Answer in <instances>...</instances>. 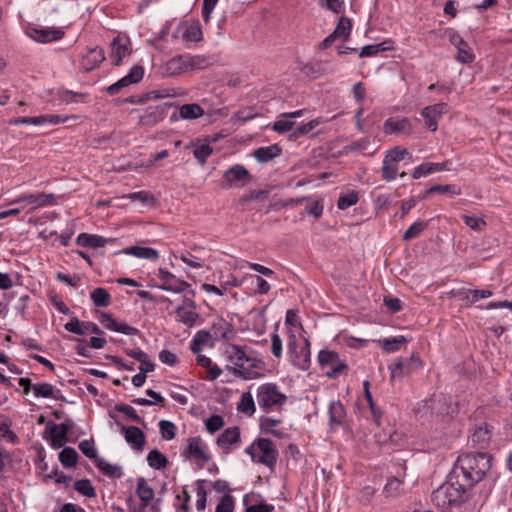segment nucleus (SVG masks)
<instances>
[{"instance_id": "obj_1", "label": "nucleus", "mask_w": 512, "mask_h": 512, "mask_svg": "<svg viewBox=\"0 0 512 512\" xmlns=\"http://www.w3.org/2000/svg\"><path fill=\"white\" fill-rule=\"evenodd\" d=\"M492 457L478 452L459 456L451 473L452 478L459 479L469 489L479 483L491 468Z\"/></svg>"}, {"instance_id": "obj_2", "label": "nucleus", "mask_w": 512, "mask_h": 512, "mask_svg": "<svg viewBox=\"0 0 512 512\" xmlns=\"http://www.w3.org/2000/svg\"><path fill=\"white\" fill-rule=\"evenodd\" d=\"M469 490L467 486L462 485L459 479L452 478L450 472L447 481L433 491L431 500L438 509L447 512L466 502Z\"/></svg>"}, {"instance_id": "obj_3", "label": "nucleus", "mask_w": 512, "mask_h": 512, "mask_svg": "<svg viewBox=\"0 0 512 512\" xmlns=\"http://www.w3.org/2000/svg\"><path fill=\"white\" fill-rule=\"evenodd\" d=\"M226 354L235 365L234 373L239 374L244 379H254L259 375L256 369L261 368L262 362L246 355L240 346L230 345L226 350Z\"/></svg>"}, {"instance_id": "obj_4", "label": "nucleus", "mask_w": 512, "mask_h": 512, "mask_svg": "<svg viewBox=\"0 0 512 512\" xmlns=\"http://www.w3.org/2000/svg\"><path fill=\"white\" fill-rule=\"evenodd\" d=\"M257 403L265 412L280 411L287 402V396L275 383H265L256 392Z\"/></svg>"}, {"instance_id": "obj_5", "label": "nucleus", "mask_w": 512, "mask_h": 512, "mask_svg": "<svg viewBox=\"0 0 512 512\" xmlns=\"http://www.w3.org/2000/svg\"><path fill=\"white\" fill-rule=\"evenodd\" d=\"M318 362L322 366L332 367L326 373L329 378H336L347 370V365L339 359V355L334 351L321 350L318 354Z\"/></svg>"}, {"instance_id": "obj_6", "label": "nucleus", "mask_w": 512, "mask_h": 512, "mask_svg": "<svg viewBox=\"0 0 512 512\" xmlns=\"http://www.w3.org/2000/svg\"><path fill=\"white\" fill-rule=\"evenodd\" d=\"M422 362L418 357L411 356L409 359H397L394 363L390 364L388 369L391 374V379L409 375L414 371L420 369Z\"/></svg>"}, {"instance_id": "obj_7", "label": "nucleus", "mask_w": 512, "mask_h": 512, "mask_svg": "<svg viewBox=\"0 0 512 512\" xmlns=\"http://www.w3.org/2000/svg\"><path fill=\"white\" fill-rule=\"evenodd\" d=\"M183 455L195 459L201 468L210 460V456L206 452V445L200 437L188 439V445L183 451Z\"/></svg>"}, {"instance_id": "obj_8", "label": "nucleus", "mask_w": 512, "mask_h": 512, "mask_svg": "<svg viewBox=\"0 0 512 512\" xmlns=\"http://www.w3.org/2000/svg\"><path fill=\"white\" fill-rule=\"evenodd\" d=\"M288 352L292 358V364L300 370H307L310 364V342L306 339L304 346L297 351L295 340L288 343Z\"/></svg>"}, {"instance_id": "obj_9", "label": "nucleus", "mask_w": 512, "mask_h": 512, "mask_svg": "<svg viewBox=\"0 0 512 512\" xmlns=\"http://www.w3.org/2000/svg\"><path fill=\"white\" fill-rule=\"evenodd\" d=\"M132 52L130 39L127 34H118L111 43V61L113 65H120L122 59Z\"/></svg>"}, {"instance_id": "obj_10", "label": "nucleus", "mask_w": 512, "mask_h": 512, "mask_svg": "<svg viewBox=\"0 0 512 512\" xmlns=\"http://www.w3.org/2000/svg\"><path fill=\"white\" fill-rule=\"evenodd\" d=\"M492 437V427L485 421L475 423L470 429L469 439L474 447L485 448Z\"/></svg>"}, {"instance_id": "obj_11", "label": "nucleus", "mask_w": 512, "mask_h": 512, "mask_svg": "<svg viewBox=\"0 0 512 512\" xmlns=\"http://www.w3.org/2000/svg\"><path fill=\"white\" fill-rule=\"evenodd\" d=\"M446 103H437L427 106L421 111V116L425 119V127L430 131H436L438 127V119L447 112Z\"/></svg>"}, {"instance_id": "obj_12", "label": "nucleus", "mask_w": 512, "mask_h": 512, "mask_svg": "<svg viewBox=\"0 0 512 512\" xmlns=\"http://www.w3.org/2000/svg\"><path fill=\"white\" fill-rule=\"evenodd\" d=\"M188 70L186 56L177 55L163 63L158 71L163 77L178 76Z\"/></svg>"}, {"instance_id": "obj_13", "label": "nucleus", "mask_w": 512, "mask_h": 512, "mask_svg": "<svg viewBox=\"0 0 512 512\" xmlns=\"http://www.w3.org/2000/svg\"><path fill=\"white\" fill-rule=\"evenodd\" d=\"M143 75H144L143 67L139 66V65H135L130 69L129 73L126 76H124L123 78H121L120 80L115 82L114 84L110 85L107 88V92L110 95H116L120 92V90L122 88H124L130 84H135V83H138L139 81H141L143 78Z\"/></svg>"}, {"instance_id": "obj_14", "label": "nucleus", "mask_w": 512, "mask_h": 512, "mask_svg": "<svg viewBox=\"0 0 512 512\" xmlns=\"http://www.w3.org/2000/svg\"><path fill=\"white\" fill-rule=\"evenodd\" d=\"M256 445L261 452V456L257 459V462L262 463L269 468H273L278 456V452L274 448L273 442L267 438H259L256 441Z\"/></svg>"}, {"instance_id": "obj_15", "label": "nucleus", "mask_w": 512, "mask_h": 512, "mask_svg": "<svg viewBox=\"0 0 512 512\" xmlns=\"http://www.w3.org/2000/svg\"><path fill=\"white\" fill-rule=\"evenodd\" d=\"M13 204L29 205L30 210H35L40 207L55 204L54 194H47L45 192L38 194H30L13 201Z\"/></svg>"}, {"instance_id": "obj_16", "label": "nucleus", "mask_w": 512, "mask_h": 512, "mask_svg": "<svg viewBox=\"0 0 512 512\" xmlns=\"http://www.w3.org/2000/svg\"><path fill=\"white\" fill-rule=\"evenodd\" d=\"M450 42L456 47L457 52L455 58L458 62L462 64L472 63L475 59V55L473 53V49L470 45L464 41L459 34H452L450 37Z\"/></svg>"}, {"instance_id": "obj_17", "label": "nucleus", "mask_w": 512, "mask_h": 512, "mask_svg": "<svg viewBox=\"0 0 512 512\" xmlns=\"http://www.w3.org/2000/svg\"><path fill=\"white\" fill-rule=\"evenodd\" d=\"M172 107V104L165 103L163 105L148 107L143 114L139 117V123L146 126H151L163 120L167 114V110Z\"/></svg>"}, {"instance_id": "obj_18", "label": "nucleus", "mask_w": 512, "mask_h": 512, "mask_svg": "<svg viewBox=\"0 0 512 512\" xmlns=\"http://www.w3.org/2000/svg\"><path fill=\"white\" fill-rule=\"evenodd\" d=\"M100 322L106 329L125 335H136L139 332L137 328L132 327L125 322H118L111 314L105 312L101 313Z\"/></svg>"}, {"instance_id": "obj_19", "label": "nucleus", "mask_w": 512, "mask_h": 512, "mask_svg": "<svg viewBox=\"0 0 512 512\" xmlns=\"http://www.w3.org/2000/svg\"><path fill=\"white\" fill-rule=\"evenodd\" d=\"M64 327L67 331L78 335L103 334V331L97 324L93 322H80L77 318H72Z\"/></svg>"}, {"instance_id": "obj_20", "label": "nucleus", "mask_w": 512, "mask_h": 512, "mask_svg": "<svg viewBox=\"0 0 512 512\" xmlns=\"http://www.w3.org/2000/svg\"><path fill=\"white\" fill-rule=\"evenodd\" d=\"M160 279L162 280V284L159 286L160 289L165 291H171L174 293H181L185 291L189 284L183 280L177 279L172 273L168 271H164L162 269L159 270Z\"/></svg>"}, {"instance_id": "obj_21", "label": "nucleus", "mask_w": 512, "mask_h": 512, "mask_svg": "<svg viewBox=\"0 0 512 512\" xmlns=\"http://www.w3.org/2000/svg\"><path fill=\"white\" fill-rule=\"evenodd\" d=\"M124 438L135 450L142 451L146 442L144 433L136 426H121Z\"/></svg>"}, {"instance_id": "obj_22", "label": "nucleus", "mask_w": 512, "mask_h": 512, "mask_svg": "<svg viewBox=\"0 0 512 512\" xmlns=\"http://www.w3.org/2000/svg\"><path fill=\"white\" fill-rule=\"evenodd\" d=\"M299 70L304 76L311 79H316L330 72H333V70H329L327 67V62L322 61L300 63Z\"/></svg>"}, {"instance_id": "obj_23", "label": "nucleus", "mask_w": 512, "mask_h": 512, "mask_svg": "<svg viewBox=\"0 0 512 512\" xmlns=\"http://www.w3.org/2000/svg\"><path fill=\"white\" fill-rule=\"evenodd\" d=\"M383 128L387 134H411L413 131L412 124L407 118H389L384 122Z\"/></svg>"}, {"instance_id": "obj_24", "label": "nucleus", "mask_w": 512, "mask_h": 512, "mask_svg": "<svg viewBox=\"0 0 512 512\" xmlns=\"http://www.w3.org/2000/svg\"><path fill=\"white\" fill-rule=\"evenodd\" d=\"M204 114L202 107L196 103L184 104L179 108V112H174L170 116V121L175 122L179 118L193 120L201 117Z\"/></svg>"}, {"instance_id": "obj_25", "label": "nucleus", "mask_w": 512, "mask_h": 512, "mask_svg": "<svg viewBox=\"0 0 512 512\" xmlns=\"http://www.w3.org/2000/svg\"><path fill=\"white\" fill-rule=\"evenodd\" d=\"M227 185L225 187H231L239 181L248 182L251 180L249 171L242 165H235L226 171L223 175Z\"/></svg>"}, {"instance_id": "obj_26", "label": "nucleus", "mask_w": 512, "mask_h": 512, "mask_svg": "<svg viewBox=\"0 0 512 512\" xmlns=\"http://www.w3.org/2000/svg\"><path fill=\"white\" fill-rule=\"evenodd\" d=\"M449 163H450L449 161H445L442 163H433V162L423 163V164L417 166L413 170L412 177L414 179H419L423 176L432 174L434 172L450 170V168L448 167Z\"/></svg>"}, {"instance_id": "obj_27", "label": "nucleus", "mask_w": 512, "mask_h": 512, "mask_svg": "<svg viewBox=\"0 0 512 512\" xmlns=\"http://www.w3.org/2000/svg\"><path fill=\"white\" fill-rule=\"evenodd\" d=\"M105 59L102 48L94 47L82 59V68L86 71L95 69Z\"/></svg>"}, {"instance_id": "obj_28", "label": "nucleus", "mask_w": 512, "mask_h": 512, "mask_svg": "<svg viewBox=\"0 0 512 512\" xmlns=\"http://www.w3.org/2000/svg\"><path fill=\"white\" fill-rule=\"evenodd\" d=\"M240 431L238 427H229L224 430L217 439V444L227 451L230 450L231 445L239 442Z\"/></svg>"}, {"instance_id": "obj_29", "label": "nucleus", "mask_w": 512, "mask_h": 512, "mask_svg": "<svg viewBox=\"0 0 512 512\" xmlns=\"http://www.w3.org/2000/svg\"><path fill=\"white\" fill-rule=\"evenodd\" d=\"M136 494L143 503V509L148 506L155 496L153 488L147 484V481L143 477L137 480Z\"/></svg>"}, {"instance_id": "obj_30", "label": "nucleus", "mask_w": 512, "mask_h": 512, "mask_svg": "<svg viewBox=\"0 0 512 512\" xmlns=\"http://www.w3.org/2000/svg\"><path fill=\"white\" fill-rule=\"evenodd\" d=\"M123 252L127 255H132L137 258L148 259L151 261H156L159 258V253L150 247L130 246L125 248Z\"/></svg>"}, {"instance_id": "obj_31", "label": "nucleus", "mask_w": 512, "mask_h": 512, "mask_svg": "<svg viewBox=\"0 0 512 512\" xmlns=\"http://www.w3.org/2000/svg\"><path fill=\"white\" fill-rule=\"evenodd\" d=\"M281 154V148L277 144L260 147L254 151V157L261 163H267Z\"/></svg>"}, {"instance_id": "obj_32", "label": "nucleus", "mask_w": 512, "mask_h": 512, "mask_svg": "<svg viewBox=\"0 0 512 512\" xmlns=\"http://www.w3.org/2000/svg\"><path fill=\"white\" fill-rule=\"evenodd\" d=\"M77 244L84 247L98 248L104 247L108 243V239L88 233H81L77 237Z\"/></svg>"}, {"instance_id": "obj_33", "label": "nucleus", "mask_w": 512, "mask_h": 512, "mask_svg": "<svg viewBox=\"0 0 512 512\" xmlns=\"http://www.w3.org/2000/svg\"><path fill=\"white\" fill-rule=\"evenodd\" d=\"M329 416L331 425H341L346 417L344 406L339 401H333L329 406Z\"/></svg>"}, {"instance_id": "obj_34", "label": "nucleus", "mask_w": 512, "mask_h": 512, "mask_svg": "<svg viewBox=\"0 0 512 512\" xmlns=\"http://www.w3.org/2000/svg\"><path fill=\"white\" fill-rule=\"evenodd\" d=\"M95 465L104 475L111 478H120L123 474L120 466L113 465L102 458L96 459Z\"/></svg>"}, {"instance_id": "obj_35", "label": "nucleus", "mask_w": 512, "mask_h": 512, "mask_svg": "<svg viewBox=\"0 0 512 512\" xmlns=\"http://www.w3.org/2000/svg\"><path fill=\"white\" fill-rule=\"evenodd\" d=\"M378 342L380 343L384 352L393 353L398 351L401 345L407 342V338L405 336L399 335L391 338H384Z\"/></svg>"}, {"instance_id": "obj_36", "label": "nucleus", "mask_w": 512, "mask_h": 512, "mask_svg": "<svg viewBox=\"0 0 512 512\" xmlns=\"http://www.w3.org/2000/svg\"><path fill=\"white\" fill-rule=\"evenodd\" d=\"M196 361L198 365L208 369V380L214 381L222 374L221 368H219L217 365H212L211 359L209 357L198 353Z\"/></svg>"}, {"instance_id": "obj_37", "label": "nucleus", "mask_w": 512, "mask_h": 512, "mask_svg": "<svg viewBox=\"0 0 512 512\" xmlns=\"http://www.w3.org/2000/svg\"><path fill=\"white\" fill-rule=\"evenodd\" d=\"M186 56L187 68L190 70H202L212 64V59L204 55Z\"/></svg>"}, {"instance_id": "obj_38", "label": "nucleus", "mask_w": 512, "mask_h": 512, "mask_svg": "<svg viewBox=\"0 0 512 512\" xmlns=\"http://www.w3.org/2000/svg\"><path fill=\"white\" fill-rule=\"evenodd\" d=\"M175 312L177 314L178 321L182 322L188 327L194 326L197 319L199 318V315L196 311L192 309H186V306H179Z\"/></svg>"}, {"instance_id": "obj_39", "label": "nucleus", "mask_w": 512, "mask_h": 512, "mask_svg": "<svg viewBox=\"0 0 512 512\" xmlns=\"http://www.w3.org/2000/svg\"><path fill=\"white\" fill-rule=\"evenodd\" d=\"M392 49V41H383L377 44L366 45L362 48L359 56L370 57L378 54L379 52L388 51Z\"/></svg>"}, {"instance_id": "obj_40", "label": "nucleus", "mask_w": 512, "mask_h": 512, "mask_svg": "<svg viewBox=\"0 0 512 512\" xmlns=\"http://www.w3.org/2000/svg\"><path fill=\"white\" fill-rule=\"evenodd\" d=\"M435 192H438L441 194L449 193L453 196H456V195L461 194V188L456 185H453V184H446V185L436 184V185L431 186L426 191H424L422 194V198L425 199L428 197L429 194L435 193Z\"/></svg>"}, {"instance_id": "obj_41", "label": "nucleus", "mask_w": 512, "mask_h": 512, "mask_svg": "<svg viewBox=\"0 0 512 512\" xmlns=\"http://www.w3.org/2000/svg\"><path fill=\"white\" fill-rule=\"evenodd\" d=\"M425 407L438 414L448 413L446 406V398L443 396H433L432 398L425 400Z\"/></svg>"}, {"instance_id": "obj_42", "label": "nucleus", "mask_w": 512, "mask_h": 512, "mask_svg": "<svg viewBox=\"0 0 512 512\" xmlns=\"http://www.w3.org/2000/svg\"><path fill=\"white\" fill-rule=\"evenodd\" d=\"M237 409L248 415L251 416L255 413L256 407L255 402L253 399L252 394L248 392H244L241 396L240 402L238 403Z\"/></svg>"}, {"instance_id": "obj_43", "label": "nucleus", "mask_w": 512, "mask_h": 512, "mask_svg": "<svg viewBox=\"0 0 512 512\" xmlns=\"http://www.w3.org/2000/svg\"><path fill=\"white\" fill-rule=\"evenodd\" d=\"M91 300L97 307H107L111 303V296L106 289L98 287L91 292Z\"/></svg>"}, {"instance_id": "obj_44", "label": "nucleus", "mask_w": 512, "mask_h": 512, "mask_svg": "<svg viewBox=\"0 0 512 512\" xmlns=\"http://www.w3.org/2000/svg\"><path fill=\"white\" fill-rule=\"evenodd\" d=\"M211 338L210 332L206 330H199L193 337L190 343V349L194 354H198L202 347L208 342Z\"/></svg>"}, {"instance_id": "obj_45", "label": "nucleus", "mask_w": 512, "mask_h": 512, "mask_svg": "<svg viewBox=\"0 0 512 512\" xmlns=\"http://www.w3.org/2000/svg\"><path fill=\"white\" fill-rule=\"evenodd\" d=\"M147 462L151 468L156 470L164 468L168 463L167 458L157 449L151 450L148 453Z\"/></svg>"}, {"instance_id": "obj_46", "label": "nucleus", "mask_w": 512, "mask_h": 512, "mask_svg": "<svg viewBox=\"0 0 512 512\" xmlns=\"http://www.w3.org/2000/svg\"><path fill=\"white\" fill-rule=\"evenodd\" d=\"M78 460V454L74 448L65 447L59 453V461L64 467L70 468L73 467Z\"/></svg>"}, {"instance_id": "obj_47", "label": "nucleus", "mask_w": 512, "mask_h": 512, "mask_svg": "<svg viewBox=\"0 0 512 512\" xmlns=\"http://www.w3.org/2000/svg\"><path fill=\"white\" fill-rule=\"evenodd\" d=\"M397 172H398V164H396V163L390 161L389 159H387L386 157H384L383 165L381 168L382 178L388 182L393 181L397 176Z\"/></svg>"}, {"instance_id": "obj_48", "label": "nucleus", "mask_w": 512, "mask_h": 512, "mask_svg": "<svg viewBox=\"0 0 512 512\" xmlns=\"http://www.w3.org/2000/svg\"><path fill=\"white\" fill-rule=\"evenodd\" d=\"M461 218L464 221L466 226H468L471 230H474L477 232L483 231L487 226L486 221L481 217L470 216V215L464 214L461 216Z\"/></svg>"}, {"instance_id": "obj_49", "label": "nucleus", "mask_w": 512, "mask_h": 512, "mask_svg": "<svg viewBox=\"0 0 512 512\" xmlns=\"http://www.w3.org/2000/svg\"><path fill=\"white\" fill-rule=\"evenodd\" d=\"M46 431L49 433V437L52 441V445L56 448L62 447L65 442L67 441V437L62 435V433L59 430L53 429V422L49 421L46 425Z\"/></svg>"}, {"instance_id": "obj_50", "label": "nucleus", "mask_w": 512, "mask_h": 512, "mask_svg": "<svg viewBox=\"0 0 512 512\" xmlns=\"http://www.w3.org/2000/svg\"><path fill=\"white\" fill-rule=\"evenodd\" d=\"M74 488L78 493H80L86 497H95L96 496L95 489H94L93 485L91 484V481L88 479H82V480L76 481Z\"/></svg>"}, {"instance_id": "obj_51", "label": "nucleus", "mask_w": 512, "mask_h": 512, "mask_svg": "<svg viewBox=\"0 0 512 512\" xmlns=\"http://www.w3.org/2000/svg\"><path fill=\"white\" fill-rule=\"evenodd\" d=\"M403 492L402 482L398 478L390 479L384 488L388 497H397Z\"/></svg>"}, {"instance_id": "obj_52", "label": "nucleus", "mask_w": 512, "mask_h": 512, "mask_svg": "<svg viewBox=\"0 0 512 512\" xmlns=\"http://www.w3.org/2000/svg\"><path fill=\"white\" fill-rule=\"evenodd\" d=\"M358 202V193L352 191L348 194L340 195L337 201V207L340 210H345Z\"/></svg>"}, {"instance_id": "obj_53", "label": "nucleus", "mask_w": 512, "mask_h": 512, "mask_svg": "<svg viewBox=\"0 0 512 512\" xmlns=\"http://www.w3.org/2000/svg\"><path fill=\"white\" fill-rule=\"evenodd\" d=\"M161 436L166 440H172L176 436V426L173 422L168 420H161L159 422Z\"/></svg>"}, {"instance_id": "obj_54", "label": "nucleus", "mask_w": 512, "mask_h": 512, "mask_svg": "<svg viewBox=\"0 0 512 512\" xmlns=\"http://www.w3.org/2000/svg\"><path fill=\"white\" fill-rule=\"evenodd\" d=\"M35 397L52 398L54 397V387L49 383L35 384L32 387Z\"/></svg>"}, {"instance_id": "obj_55", "label": "nucleus", "mask_w": 512, "mask_h": 512, "mask_svg": "<svg viewBox=\"0 0 512 512\" xmlns=\"http://www.w3.org/2000/svg\"><path fill=\"white\" fill-rule=\"evenodd\" d=\"M426 224L423 221L413 223L403 234L404 241H410L418 237L425 229Z\"/></svg>"}, {"instance_id": "obj_56", "label": "nucleus", "mask_w": 512, "mask_h": 512, "mask_svg": "<svg viewBox=\"0 0 512 512\" xmlns=\"http://www.w3.org/2000/svg\"><path fill=\"white\" fill-rule=\"evenodd\" d=\"M79 449L87 458L94 460V462L99 458L93 440L81 441L79 443Z\"/></svg>"}, {"instance_id": "obj_57", "label": "nucleus", "mask_w": 512, "mask_h": 512, "mask_svg": "<svg viewBox=\"0 0 512 512\" xmlns=\"http://www.w3.org/2000/svg\"><path fill=\"white\" fill-rule=\"evenodd\" d=\"M212 151L213 150L209 144H201L194 149L193 154L194 157L200 162V164L204 165Z\"/></svg>"}, {"instance_id": "obj_58", "label": "nucleus", "mask_w": 512, "mask_h": 512, "mask_svg": "<svg viewBox=\"0 0 512 512\" xmlns=\"http://www.w3.org/2000/svg\"><path fill=\"white\" fill-rule=\"evenodd\" d=\"M173 24H175V29L177 30V32H200V28L198 27V24L196 22H191L190 25L187 26V22L173 20L167 29H174L172 27Z\"/></svg>"}, {"instance_id": "obj_59", "label": "nucleus", "mask_w": 512, "mask_h": 512, "mask_svg": "<svg viewBox=\"0 0 512 512\" xmlns=\"http://www.w3.org/2000/svg\"><path fill=\"white\" fill-rule=\"evenodd\" d=\"M115 410L125 414L132 421L141 423L144 425V420L136 413L135 409L129 405H116Z\"/></svg>"}, {"instance_id": "obj_60", "label": "nucleus", "mask_w": 512, "mask_h": 512, "mask_svg": "<svg viewBox=\"0 0 512 512\" xmlns=\"http://www.w3.org/2000/svg\"><path fill=\"white\" fill-rule=\"evenodd\" d=\"M204 480H198L197 481V502H196V508L197 510L201 511L206 508V501H207V493L205 488L203 487Z\"/></svg>"}, {"instance_id": "obj_61", "label": "nucleus", "mask_w": 512, "mask_h": 512, "mask_svg": "<svg viewBox=\"0 0 512 512\" xmlns=\"http://www.w3.org/2000/svg\"><path fill=\"white\" fill-rule=\"evenodd\" d=\"M321 7L334 13H341L344 10V0H319Z\"/></svg>"}, {"instance_id": "obj_62", "label": "nucleus", "mask_w": 512, "mask_h": 512, "mask_svg": "<svg viewBox=\"0 0 512 512\" xmlns=\"http://www.w3.org/2000/svg\"><path fill=\"white\" fill-rule=\"evenodd\" d=\"M205 425L210 433H215L224 426V420L220 415H212L206 420Z\"/></svg>"}, {"instance_id": "obj_63", "label": "nucleus", "mask_w": 512, "mask_h": 512, "mask_svg": "<svg viewBox=\"0 0 512 512\" xmlns=\"http://www.w3.org/2000/svg\"><path fill=\"white\" fill-rule=\"evenodd\" d=\"M234 500L229 494L224 495L218 505L216 506L215 512H233Z\"/></svg>"}, {"instance_id": "obj_64", "label": "nucleus", "mask_w": 512, "mask_h": 512, "mask_svg": "<svg viewBox=\"0 0 512 512\" xmlns=\"http://www.w3.org/2000/svg\"><path fill=\"white\" fill-rule=\"evenodd\" d=\"M408 155V151L406 149H401L399 147L393 148L389 150L385 157L389 159L390 161L398 164L400 161H402L405 156Z\"/></svg>"}]
</instances>
